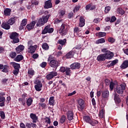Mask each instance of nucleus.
Instances as JSON below:
<instances>
[{"label":"nucleus","instance_id":"obj_28","mask_svg":"<svg viewBox=\"0 0 128 128\" xmlns=\"http://www.w3.org/2000/svg\"><path fill=\"white\" fill-rule=\"evenodd\" d=\"M10 12H12L10 9L8 8H6V10H4V16H10Z\"/></svg>","mask_w":128,"mask_h":128},{"label":"nucleus","instance_id":"obj_50","mask_svg":"<svg viewBox=\"0 0 128 128\" xmlns=\"http://www.w3.org/2000/svg\"><path fill=\"white\" fill-rule=\"evenodd\" d=\"M34 84L36 85L42 84V82H40V80L38 79L35 80L34 81Z\"/></svg>","mask_w":128,"mask_h":128},{"label":"nucleus","instance_id":"obj_21","mask_svg":"<svg viewBox=\"0 0 128 128\" xmlns=\"http://www.w3.org/2000/svg\"><path fill=\"white\" fill-rule=\"evenodd\" d=\"M44 20L42 18H40L36 24V26H44Z\"/></svg>","mask_w":128,"mask_h":128},{"label":"nucleus","instance_id":"obj_14","mask_svg":"<svg viewBox=\"0 0 128 128\" xmlns=\"http://www.w3.org/2000/svg\"><path fill=\"white\" fill-rule=\"evenodd\" d=\"M24 50V46L22 45H20L16 48V54H20L22 50Z\"/></svg>","mask_w":128,"mask_h":128},{"label":"nucleus","instance_id":"obj_15","mask_svg":"<svg viewBox=\"0 0 128 128\" xmlns=\"http://www.w3.org/2000/svg\"><path fill=\"white\" fill-rule=\"evenodd\" d=\"M120 68L122 70H126L128 68V60H125L123 62L122 64L120 66Z\"/></svg>","mask_w":128,"mask_h":128},{"label":"nucleus","instance_id":"obj_63","mask_svg":"<svg viewBox=\"0 0 128 128\" xmlns=\"http://www.w3.org/2000/svg\"><path fill=\"white\" fill-rule=\"evenodd\" d=\"M6 101V98L4 96H0V102H4Z\"/></svg>","mask_w":128,"mask_h":128},{"label":"nucleus","instance_id":"obj_58","mask_svg":"<svg viewBox=\"0 0 128 128\" xmlns=\"http://www.w3.org/2000/svg\"><path fill=\"white\" fill-rule=\"evenodd\" d=\"M114 83L113 82H110V90H114Z\"/></svg>","mask_w":128,"mask_h":128},{"label":"nucleus","instance_id":"obj_45","mask_svg":"<svg viewBox=\"0 0 128 128\" xmlns=\"http://www.w3.org/2000/svg\"><path fill=\"white\" fill-rule=\"evenodd\" d=\"M28 74H30V76H34V70L32 68L29 69L28 70Z\"/></svg>","mask_w":128,"mask_h":128},{"label":"nucleus","instance_id":"obj_13","mask_svg":"<svg viewBox=\"0 0 128 128\" xmlns=\"http://www.w3.org/2000/svg\"><path fill=\"white\" fill-rule=\"evenodd\" d=\"M82 32V29L76 27L74 28V34H76L78 36H82V33L80 32Z\"/></svg>","mask_w":128,"mask_h":128},{"label":"nucleus","instance_id":"obj_64","mask_svg":"<svg viewBox=\"0 0 128 128\" xmlns=\"http://www.w3.org/2000/svg\"><path fill=\"white\" fill-rule=\"evenodd\" d=\"M32 4H34V6H38V2L37 0L32 1Z\"/></svg>","mask_w":128,"mask_h":128},{"label":"nucleus","instance_id":"obj_27","mask_svg":"<svg viewBox=\"0 0 128 128\" xmlns=\"http://www.w3.org/2000/svg\"><path fill=\"white\" fill-rule=\"evenodd\" d=\"M49 104L50 106H54V97L51 96L49 100Z\"/></svg>","mask_w":128,"mask_h":128},{"label":"nucleus","instance_id":"obj_33","mask_svg":"<svg viewBox=\"0 0 128 128\" xmlns=\"http://www.w3.org/2000/svg\"><path fill=\"white\" fill-rule=\"evenodd\" d=\"M50 16V15H46V16H44L42 17L43 22H44V24H46V22H48V18Z\"/></svg>","mask_w":128,"mask_h":128},{"label":"nucleus","instance_id":"obj_34","mask_svg":"<svg viewBox=\"0 0 128 128\" xmlns=\"http://www.w3.org/2000/svg\"><path fill=\"white\" fill-rule=\"evenodd\" d=\"M42 48L43 50H48V48H50V46L47 43L44 42L42 44Z\"/></svg>","mask_w":128,"mask_h":128},{"label":"nucleus","instance_id":"obj_25","mask_svg":"<svg viewBox=\"0 0 128 128\" xmlns=\"http://www.w3.org/2000/svg\"><path fill=\"white\" fill-rule=\"evenodd\" d=\"M58 42L62 46H66V39L59 40H58Z\"/></svg>","mask_w":128,"mask_h":128},{"label":"nucleus","instance_id":"obj_9","mask_svg":"<svg viewBox=\"0 0 128 128\" xmlns=\"http://www.w3.org/2000/svg\"><path fill=\"white\" fill-rule=\"evenodd\" d=\"M36 21H32L29 24H28L26 26L27 30H32V28H34V26H36Z\"/></svg>","mask_w":128,"mask_h":128},{"label":"nucleus","instance_id":"obj_18","mask_svg":"<svg viewBox=\"0 0 128 128\" xmlns=\"http://www.w3.org/2000/svg\"><path fill=\"white\" fill-rule=\"evenodd\" d=\"M30 118L32 120V122L34 123L38 121V116L36 115L34 113H31L30 114Z\"/></svg>","mask_w":128,"mask_h":128},{"label":"nucleus","instance_id":"obj_37","mask_svg":"<svg viewBox=\"0 0 128 128\" xmlns=\"http://www.w3.org/2000/svg\"><path fill=\"white\" fill-rule=\"evenodd\" d=\"M7 22L10 26H12L14 24V18H10Z\"/></svg>","mask_w":128,"mask_h":128},{"label":"nucleus","instance_id":"obj_38","mask_svg":"<svg viewBox=\"0 0 128 128\" xmlns=\"http://www.w3.org/2000/svg\"><path fill=\"white\" fill-rule=\"evenodd\" d=\"M66 14V11L64 10H60L59 12V15L60 18H62Z\"/></svg>","mask_w":128,"mask_h":128},{"label":"nucleus","instance_id":"obj_35","mask_svg":"<svg viewBox=\"0 0 128 128\" xmlns=\"http://www.w3.org/2000/svg\"><path fill=\"white\" fill-rule=\"evenodd\" d=\"M99 116L100 118H104V109L100 110V112H99Z\"/></svg>","mask_w":128,"mask_h":128},{"label":"nucleus","instance_id":"obj_42","mask_svg":"<svg viewBox=\"0 0 128 128\" xmlns=\"http://www.w3.org/2000/svg\"><path fill=\"white\" fill-rule=\"evenodd\" d=\"M114 100L115 102H120V98H118V95L117 94H116L114 95Z\"/></svg>","mask_w":128,"mask_h":128},{"label":"nucleus","instance_id":"obj_7","mask_svg":"<svg viewBox=\"0 0 128 128\" xmlns=\"http://www.w3.org/2000/svg\"><path fill=\"white\" fill-rule=\"evenodd\" d=\"M71 70H79L80 68V64L78 62H74L70 65Z\"/></svg>","mask_w":128,"mask_h":128},{"label":"nucleus","instance_id":"obj_3","mask_svg":"<svg viewBox=\"0 0 128 128\" xmlns=\"http://www.w3.org/2000/svg\"><path fill=\"white\" fill-rule=\"evenodd\" d=\"M68 26L64 24H62L60 26V28L58 31L59 34L62 36H66L68 33Z\"/></svg>","mask_w":128,"mask_h":128},{"label":"nucleus","instance_id":"obj_16","mask_svg":"<svg viewBox=\"0 0 128 128\" xmlns=\"http://www.w3.org/2000/svg\"><path fill=\"white\" fill-rule=\"evenodd\" d=\"M102 96L103 98H108L110 96V92L108 90H104L102 92Z\"/></svg>","mask_w":128,"mask_h":128},{"label":"nucleus","instance_id":"obj_53","mask_svg":"<svg viewBox=\"0 0 128 128\" xmlns=\"http://www.w3.org/2000/svg\"><path fill=\"white\" fill-rule=\"evenodd\" d=\"M39 106L42 107V108H46L48 106H46V103H39Z\"/></svg>","mask_w":128,"mask_h":128},{"label":"nucleus","instance_id":"obj_20","mask_svg":"<svg viewBox=\"0 0 128 128\" xmlns=\"http://www.w3.org/2000/svg\"><path fill=\"white\" fill-rule=\"evenodd\" d=\"M26 19L24 18L22 20L20 27V30H24V26H26Z\"/></svg>","mask_w":128,"mask_h":128},{"label":"nucleus","instance_id":"obj_39","mask_svg":"<svg viewBox=\"0 0 128 128\" xmlns=\"http://www.w3.org/2000/svg\"><path fill=\"white\" fill-rule=\"evenodd\" d=\"M98 122L96 120H91V121H90V123L89 124L94 126L95 124H98Z\"/></svg>","mask_w":128,"mask_h":128},{"label":"nucleus","instance_id":"obj_36","mask_svg":"<svg viewBox=\"0 0 128 128\" xmlns=\"http://www.w3.org/2000/svg\"><path fill=\"white\" fill-rule=\"evenodd\" d=\"M65 72H66V76H70V74H72L70 68L66 67V70Z\"/></svg>","mask_w":128,"mask_h":128},{"label":"nucleus","instance_id":"obj_47","mask_svg":"<svg viewBox=\"0 0 128 128\" xmlns=\"http://www.w3.org/2000/svg\"><path fill=\"white\" fill-rule=\"evenodd\" d=\"M18 100L20 102H21L22 106L26 104V100L24 98H19Z\"/></svg>","mask_w":128,"mask_h":128},{"label":"nucleus","instance_id":"obj_62","mask_svg":"<svg viewBox=\"0 0 128 128\" xmlns=\"http://www.w3.org/2000/svg\"><path fill=\"white\" fill-rule=\"evenodd\" d=\"M40 66H41V68H46V62H42L40 64Z\"/></svg>","mask_w":128,"mask_h":128},{"label":"nucleus","instance_id":"obj_41","mask_svg":"<svg viewBox=\"0 0 128 128\" xmlns=\"http://www.w3.org/2000/svg\"><path fill=\"white\" fill-rule=\"evenodd\" d=\"M14 70H20V66L18 63H14Z\"/></svg>","mask_w":128,"mask_h":128},{"label":"nucleus","instance_id":"obj_32","mask_svg":"<svg viewBox=\"0 0 128 128\" xmlns=\"http://www.w3.org/2000/svg\"><path fill=\"white\" fill-rule=\"evenodd\" d=\"M96 42V44H104L106 42V40H104V38H101L100 39L98 40Z\"/></svg>","mask_w":128,"mask_h":128},{"label":"nucleus","instance_id":"obj_5","mask_svg":"<svg viewBox=\"0 0 128 128\" xmlns=\"http://www.w3.org/2000/svg\"><path fill=\"white\" fill-rule=\"evenodd\" d=\"M54 32V28H50V25L48 24L45 26L44 28L42 30V34H52Z\"/></svg>","mask_w":128,"mask_h":128},{"label":"nucleus","instance_id":"obj_57","mask_svg":"<svg viewBox=\"0 0 128 128\" xmlns=\"http://www.w3.org/2000/svg\"><path fill=\"white\" fill-rule=\"evenodd\" d=\"M44 120H45V122H46L47 124H50V123H51V122H50V118H48V117H46L45 118H44Z\"/></svg>","mask_w":128,"mask_h":128},{"label":"nucleus","instance_id":"obj_2","mask_svg":"<svg viewBox=\"0 0 128 128\" xmlns=\"http://www.w3.org/2000/svg\"><path fill=\"white\" fill-rule=\"evenodd\" d=\"M10 38L13 40V44H18L20 42V39L18 38V34L16 32H13L10 34Z\"/></svg>","mask_w":128,"mask_h":128},{"label":"nucleus","instance_id":"obj_30","mask_svg":"<svg viewBox=\"0 0 128 128\" xmlns=\"http://www.w3.org/2000/svg\"><path fill=\"white\" fill-rule=\"evenodd\" d=\"M83 118L86 122H88V124H90L92 120V119H90V118L88 116H86L83 117Z\"/></svg>","mask_w":128,"mask_h":128},{"label":"nucleus","instance_id":"obj_59","mask_svg":"<svg viewBox=\"0 0 128 128\" xmlns=\"http://www.w3.org/2000/svg\"><path fill=\"white\" fill-rule=\"evenodd\" d=\"M20 72L19 70L18 69H14L13 70V74H14V76H18V72Z\"/></svg>","mask_w":128,"mask_h":128},{"label":"nucleus","instance_id":"obj_1","mask_svg":"<svg viewBox=\"0 0 128 128\" xmlns=\"http://www.w3.org/2000/svg\"><path fill=\"white\" fill-rule=\"evenodd\" d=\"M48 62H49L50 66L54 68H56V70L58 66H59L58 61L54 59V57H52V56H50L48 57Z\"/></svg>","mask_w":128,"mask_h":128},{"label":"nucleus","instance_id":"obj_60","mask_svg":"<svg viewBox=\"0 0 128 128\" xmlns=\"http://www.w3.org/2000/svg\"><path fill=\"white\" fill-rule=\"evenodd\" d=\"M116 20V18L114 16H112L111 19H110V22H114Z\"/></svg>","mask_w":128,"mask_h":128},{"label":"nucleus","instance_id":"obj_17","mask_svg":"<svg viewBox=\"0 0 128 128\" xmlns=\"http://www.w3.org/2000/svg\"><path fill=\"white\" fill-rule=\"evenodd\" d=\"M106 60L104 54H100L97 56V60L98 62H104Z\"/></svg>","mask_w":128,"mask_h":128},{"label":"nucleus","instance_id":"obj_29","mask_svg":"<svg viewBox=\"0 0 128 128\" xmlns=\"http://www.w3.org/2000/svg\"><path fill=\"white\" fill-rule=\"evenodd\" d=\"M118 62V59H116L115 60L111 61V63L110 65H108V66H116V64Z\"/></svg>","mask_w":128,"mask_h":128},{"label":"nucleus","instance_id":"obj_49","mask_svg":"<svg viewBox=\"0 0 128 128\" xmlns=\"http://www.w3.org/2000/svg\"><path fill=\"white\" fill-rule=\"evenodd\" d=\"M111 8H110V6L105 7L104 12H105L106 14H108L110 12V10Z\"/></svg>","mask_w":128,"mask_h":128},{"label":"nucleus","instance_id":"obj_23","mask_svg":"<svg viewBox=\"0 0 128 128\" xmlns=\"http://www.w3.org/2000/svg\"><path fill=\"white\" fill-rule=\"evenodd\" d=\"M2 28H4V30H10V24L7 22L2 23Z\"/></svg>","mask_w":128,"mask_h":128},{"label":"nucleus","instance_id":"obj_56","mask_svg":"<svg viewBox=\"0 0 128 128\" xmlns=\"http://www.w3.org/2000/svg\"><path fill=\"white\" fill-rule=\"evenodd\" d=\"M50 74H52L53 78H54V76H58V72L56 71H52L50 72Z\"/></svg>","mask_w":128,"mask_h":128},{"label":"nucleus","instance_id":"obj_12","mask_svg":"<svg viewBox=\"0 0 128 128\" xmlns=\"http://www.w3.org/2000/svg\"><path fill=\"white\" fill-rule=\"evenodd\" d=\"M36 48L38 45H34V46H30L28 48V52L30 54H34L36 50Z\"/></svg>","mask_w":128,"mask_h":128},{"label":"nucleus","instance_id":"obj_40","mask_svg":"<svg viewBox=\"0 0 128 128\" xmlns=\"http://www.w3.org/2000/svg\"><path fill=\"white\" fill-rule=\"evenodd\" d=\"M106 36V33L104 32H99L98 33V38H103V36Z\"/></svg>","mask_w":128,"mask_h":128},{"label":"nucleus","instance_id":"obj_4","mask_svg":"<svg viewBox=\"0 0 128 128\" xmlns=\"http://www.w3.org/2000/svg\"><path fill=\"white\" fill-rule=\"evenodd\" d=\"M126 90V84H122L120 85H118L116 86V91L117 94H124V90Z\"/></svg>","mask_w":128,"mask_h":128},{"label":"nucleus","instance_id":"obj_8","mask_svg":"<svg viewBox=\"0 0 128 128\" xmlns=\"http://www.w3.org/2000/svg\"><path fill=\"white\" fill-rule=\"evenodd\" d=\"M106 60H112L114 57V53L110 51H108L107 53L104 54Z\"/></svg>","mask_w":128,"mask_h":128},{"label":"nucleus","instance_id":"obj_31","mask_svg":"<svg viewBox=\"0 0 128 128\" xmlns=\"http://www.w3.org/2000/svg\"><path fill=\"white\" fill-rule=\"evenodd\" d=\"M32 102H33L32 98H28L26 101L27 106H32Z\"/></svg>","mask_w":128,"mask_h":128},{"label":"nucleus","instance_id":"obj_54","mask_svg":"<svg viewBox=\"0 0 128 128\" xmlns=\"http://www.w3.org/2000/svg\"><path fill=\"white\" fill-rule=\"evenodd\" d=\"M10 56L12 58H14L16 56V52H12L10 54Z\"/></svg>","mask_w":128,"mask_h":128},{"label":"nucleus","instance_id":"obj_22","mask_svg":"<svg viewBox=\"0 0 128 128\" xmlns=\"http://www.w3.org/2000/svg\"><path fill=\"white\" fill-rule=\"evenodd\" d=\"M24 60V56L21 54L18 55L16 58H14L15 62H20V60Z\"/></svg>","mask_w":128,"mask_h":128},{"label":"nucleus","instance_id":"obj_44","mask_svg":"<svg viewBox=\"0 0 128 128\" xmlns=\"http://www.w3.org/2000/svg\"><path fill=\"white\" fill-rule=\"evenodd\" d=\"M108 42H110V44H114V42H116V39H114V38L110 37L108 38Z\"/></svg>","mask_w":128,"mask_h":128},{"label":"nucleus","instance_id":"obj_46","mask_svg":"<svg viewBox=\"0 0 128 128\" xmlns=\"http://www.w3.org/2000/svg\"><path fill=\"white\" fill-rule=\"evenodd\" d=\"M117 12L120 14H124V11L122 8H118Z\"/></svg>","mask_w":128,"mask_h":128},{"label":"nucleus","instance_id":"obj_10","mask_svg":"<svg viewBox=\"0 0 128 128\" xmlns=\"http://www.w3.org/2000/svg\"><path fill=\"white\" fill-rule=\"evenodd\" d=\"M67 118L70 121L74 120V112L72 110H69L66 112Z\"/></svg>","mask_w":128,"mask_h":128},{"label":"nucleus","instance_id":"obj_55","mask_svg":"<svg viewBox=\"0 0 128 128\" xmlns=\"http://www.w3.org/2000/svg\"><path fill=\"white\" fill-rule=\"evenodd\" d=\"M64 122H66V116H63L60 119V122L61 124H64Z\"/></svg>","mask_w":128,"mask_h":128},{"label":"nucleus","instance_id":"obj_24","mask_svg":"<svg viewBox=\"0 0 128 128\" xmlns=\"http://www.w3.org/2000/svg\"><path fill=\"white\" fill-rule=\"evenodd\" d=\"M74 51H70L66 54V56L67 58H74Z\"/></svg>","mask_w":128,"mask_h":128},{"label":"nucleus","instance_id":"obj_51","mask_svg":"<svg viewBox=\"0 0 128 128\" xmlns=\"http://www.w3.org/2000/svg\"><path fill=\"white\" fill-rule=\"evenodd\" d=\"M46 78L47 80H52V78H54V77L52 76V75L50 72L46 76Z\"/></svg>","mask_w":128,"mask_h":128},{"label":"nucleus","instance_id":"obj_52","mask_svg":"<svg viewBox=\"0 0 128 128\" xmlns=\"http://www.w3.org/2000/svg\"><path fill=\"white\" fill-rule=\"evenodd\" d=\"M80 6H76L73 10L74 12H78V10H80Z\"/></svg>","mask_w":128,"mask_h":128},{"label":"nucleus","instance_id":"obj_19","mask_svg":"<svg viewBox=\"0 0 128 128\" xmlns=\"http://www.w3.org/2000/svg\"><path fill=\"white\" fill-rule=\"evenodd\" d=\"M84 17L81 16L80 18V24H79V26L80 28H82V26H84V24H86V23L84 22Z\"/></svg>","mask_w":128,"mask_h":128},{"label":"nucleus","instance_id":"obj_48","mask_svg":"<svg viewBox=\"0 0 128 128\" xmlns=\"http://www.w3.org/2000/svg\"><path fill=\"white\" fill-rule=\"evenodd\" d=\"M0 116L2 120H4V118H6V114H4V112L3 111H0Z\"/></svg>","mask_w":128,"mask_h":128},{"label":"nucleus","instance_id":"obj_11","mask_svg":"<svg viewBox=\"0 0 128 128\" xmlns=\"http://www.w3.org/2000/svg\"><path fill=\"white\" fill-rule=\"evenodd\" d=\"M44 8H52V0H48L44 2Z\"/></svg>","mask_w":128,"mask_h":128},{"label":"nucleus","instance_id":"obj_43","mask_svg":"<svg viewBox=\"0 0 128 128\" xmlns=\"http://www.w3.org/2000/svg\"><path fill=\"white\" fill-rule=\"evenodd\" d=\"M2 72H8V66L4 65Z\"/></svg>","mask_w":128,"mask_h":128},{"label":"nucleus","instance_id":"obj_61","mask_svg":"<svg viewBox=\"0 0 128 128\" xmlns=\"http://www.w3.org/2000/svg\"><path fill=\"white\" fill-rule=\"evenodd\" d=\"M66 68L62 66L60 68V72H66Z\"/></svg>","mask_w":128,"mask_h":128},{"label":"nucleus","instance_id":"obj_6","mask_svg":"<svg viewBox=\"0 0 128 128\" xmlns=\"http://www.w3.org/2000/svg\"><path fill=\"white\" fill-rule=\"evenodd\" d=\"M78 110L82 112L84 108V100L80 98L78 100Z\"/></svg>","mask_w":128,"mask_h":128},{"label":"nucleus","instance_id":"obj_26","mask_svg":"<svg viewBox=\"0 0 128 128\" xmlns=\"http://www.w3.org/2000/svg\"><path fill=\"white\" fill-rule=\"evenodd\" d=\"M35 90L37 92H40L42 90V84H40L34 86Z\"/></svg>","mask_w":128,"mask_h":128}]
</instances>
